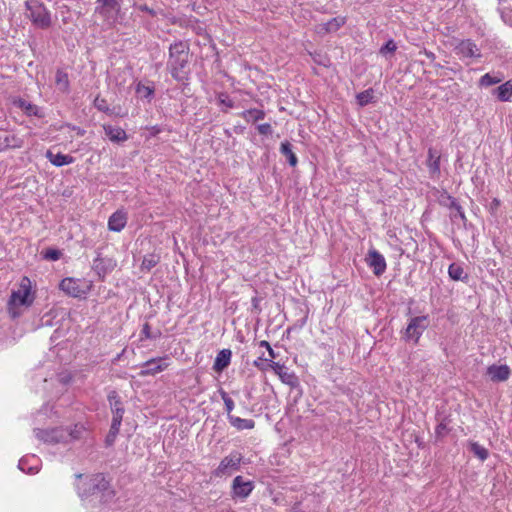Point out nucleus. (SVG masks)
Segmentation results:
<instances>
[{
	"mask_svg": "<svg viewBox=\"0 0 512 512\" xmlns=\"http://www.w3.org/2000/svg\"><path fill=\"white\" fill-rule=\"evenodd\" d=\"M36 437L48 444H57L62 442H68V430L63 428H53L49 430L35 429Z\"/></svg>",
	"mask_w": 512,
	"mask_h": 512,
	"instance_id": "9",
	"label": "nucleus"
},
{
	"mask_svg": "<svg viewBox=\"0 0 512 512\" xmlns=\"http://www.w3.org/2000/svg\"><path fill=\"white\" fill-rule=\"evenodd\" d=\"M22 145V140H20L19 138H17L14 134H7L5 136H3V143L2 145L0 144V147H6L7 148H10V147H21Z\"/></svg>",
	"mask_w": 512,
	"mask_h": 512,
	"instance_id": "36",
	"label": "nucleus"
},
{
	"mask_svg": "<svg viewBox=\"0 0 512 512\" xmlns=\"http://www.w3.org/2000/svg\"><path fill=\"white\" fill-rule=\"evenodd\" d=\"M366 262L376 276H381L386 271V260L384 256L375 249L368 251Z\"/></svg>",
	"mask_w": 512,
	"mask_h": 512,
	"instance_id": "12",
	"label": "nucleus"
},
{
	"mask_svg": "<svg viewBox=\"0 0 512 512\" xmlns=\"http://www.w3.org/2000/svg\"><path fill=\"white\" fill-rule=\"evenodd\" d=\"M492 204H493L495 207H497V206L499 205V200L494 199V200H493V202H492Z\"/></svg>",
	"mask_w": 512,
	"mask_h": 512,
	"instance_id": "56",
	"label": "nucleus"
},
{
	"mask_svg": "<svg viewBox=\"0 0 512 512\" xmlns=\"http://www.w3.org/2000/svg\"><path fill=\"white\" fill-rule=\"evenodd\" d=\"M93 104H94V107L97 108L99 111L107 113V114H112V110L109 108V105H108L106 99L101 98L100 96H97L94 99Z\"/></svg>",
	"mask_w": 512,
	"mask_h": 512,
	"instance_id": "39",
	"label": "nucleus"
},
{
	"mask_svg": "<svg viewBox=\"0 0 512 512\" xmlns=\"http://www.w3.org/2000/svg\"><path fill=\"white\" fill-rule=\"evenodd\" d=\"M26 459L22 458L19 461L18 468L22 471H26L29 474H35L38 472V469L36 467H29L26 469L27 463Z\"/></svg>",
	"mask_w": 512,
	"mask_h": 512,
	"instance_id": "46",
	"label": "nucleus"
},
{
	"mask_svg": "<svg viewBox=\"0 0 512 512\" xmlns=\"http://www.w3.org/2000/svg\"><path fill=\"white\" fill-rule=\"evenodd\" d=\"M426 55L429 57V58H434V54L432 52H426Z\"/></svg>",
	"mask_w": 512,
	"mask_h": 512,
	"instance_id": "57",
	"label": "nucleus"
},
{
	"mask_svg": "<svg viewBox=\"0 0 512 512\" xmlns=\"http://www.w3.org/2000/svg\"><path fill=\"white\" fill-rule=\"evenodd\" d=\"M80 433H81L80 429H77V426H75L74 430L68 431V434H69L68 441L78 439L80 437Z\"/></svg>",
	"mask_w": 512,
	"mask_h": 512,
	"instance_id": "49",
	"label": "nucleus"
},
{
	"mask_svg": "<svg viewBox=\"0 0 512 512\" xmlns=\"http://www.w3.org/2000/svg\"><path fill=\"white\" fill-rule=\"evenodd\" d=\"M2 143H3V137L0 136V144L2 145ZM5 149H6V147H0V151H3Z\"/></svg>",
	"mask_w": 512,
	"mask_h": 512,
	"instance_id": "55",
	"label": "nucleus"
},
{
	"mask_svg": "<svg viewBox=\"0 0 512 512\" xmlns=\"http://www.w3.org/2000/svg\"><path fill=\"white\" fill-rule=\"evenodd\" d=\"M120 426L121 425H117L116 423H111L110 430L105 439V443L107 446H111L114 444L115 439H116L117 435L119 434Z\"/></svg>",
	"mask_w": 512,
	"mask_h": 512,
	"instance_id": "37",
	"label": "nucleus"
},
{
	"mask_svg": "<svg viewBox=\"0 0 512 512\" xmlns=\"http://www.w3.org/2000/svg\"><path fill=\"white\" fill-rule=\"evenodd\" d=\"M55 84L59 91L63 93H68L70 88L68 74L63 70H57L55 75Z\"/></svg>",
	"mask_w": 512,
	"mask_h": 512,
	"instance_id": "29",
	"label": "nucleus"
},
{
	"mask_svg": "<svg viewBox=\"0 0 512 512\" xmlns=\"http://www.w3.org/2000/svg\"><path fill=\"white\" fill-rule=\"evenodd\" d=\"M259 346H261V347H265L266 349H269V348L271 347V346H270V344H269V342H268V341H266V340H262V341H260V342H259Z\"/></svg>",
	"mask_w": 512,
	"mask_h": 512,
	"instance_id": "54",
	"label": "nucleus"
},
{
	"mask_svg": "<svg viewBox=\"0 0 512 512\" xmlns=\"http://www.w3.org/2000/svg\"><path fill=\"white\" fill-rule=\"evenodd\" d=\"M438 202L442 207H445L450 210V219L455 222L457 219H460L462 223L465 225L467 222L466 215L460 203L456 198L451 196L446 191H443L439 198Z\"/></svg>",
	"mask_w": 512,
	"mask_h": 512,
	"instance_id": "7",
	"label": "nucleus"
},
{
	"mask_svg": "<svg viewBox=\"0 0 512 512\" xmlns=\"http://www.w3.org/2000/svg\"><path fill=\"white\" fill-rule=\"evenodd\" d=\"M161 360L162 359H159V360L151 359V360H148L147 362H145V364H144L145 369L141 371L140 375H142V376L155 375L158 372L163 371L167 367V364L159 363Z\"/></svg>",
	"mask_w": 512,
	"mask_h": 512,
	"instance_id": "24",
	"label": "nucleus"
},
{
	"mask_svg": "<svg viewBox=\"0 0 512 512\" xmlns=\"http://www.w3.org/2000/svg\"><path fill=\"white\" fill-rule=\"evenodd\" d=\"M267 360V358L259 357L257 360L254 361L253 365L259 369H262L261 362Z\"/></svg>",
	"mask_w": 512,
	"mask_h": 512,
	"instance_id": "51",
	"label": "nucleus"
},
{
	"mask_svg": "<svg viewBox=\"0 0 512 512\" xmlns=\"http://www.w3.org/2000/svg\"><path fill=\"white\" fill-rule=\"evenodd\" d=\"M306 320H307V316L303 317V318H302L301 320H299L296 324H294V326H293V327L288 328L287 332H290L292 329H294V328H296V327H297V328H299V329H301V328L305 325Z\"/></svg>",
	"mask_w": 512,
	"mask_h": 512,
	"instance_id": "50",
	"label": "nucleus"
},
{
	"mask_svg": "<svg viewBox=\"0 0 512 512\" xmlns=\"http://www.w3.org/2000/svg\"><path fill=\"white\" fill-rule=\"evenodd\" d=\"M116 267V261L112 258H103L100 257V254L94 259L92 264L93 271L99 276V278H104L108 273L113 271Z\"/></svg>",
	"mask_w": 512,
	"mask_h": 512,
	"instance_id": "14",
	"label": "nucleus"
},
{
	"mask_svg": "<svg viewBox=\"0 0 512 512\" xmlns=\"http://www.w3.org/2000/svg\"><path fill=\"white\" fill-rule=\"evenodd\" d=\"M280 153L287 159L291 167H295L298 163L296 154L292 150V144L289 141H284L280 145Z\"/></svg>",
	"mask_w": 512,
	"mask_h": 512,
	"instance_id": "26",
	"label": "nucleus"
},
{
	"mask_svg": "<svg viewBox=\"0 0 512 512\" xmlns=\"http://www.w3.org/2000/svg\"><path fill=\"white\" fill-rule=\"evenodd\" d=\"M430 320L428 315L412 317L403 333V339L414 344L419 342L423 332L429 327Z\"/></svg>",
	"mask_w": 512,
	"mask_h": 512,
	"instance_id": "5",
	"label": "nucleus"
},
{
	"mask_svg": "<svg viewBox=\"0 0 512 512\" xmlns=\"http://www.w3.org/2000/svg\"><path fill=\"white\" fill-rule=\"evenodd\" d=\"M269 362L270 367L273 369L275 374L279 376L284 384H287L292 388H295L299 385V379L296 374L294 372H290L285 365L271 360H269Z\"/></svg>",
	"mask_w": 512,
	"mask_h": 512,
	"instance_id": "11",
	"label": "nucleus"
},
{
	"mask_svg": "<svg viewBox=\"0 0 512 512\" xmlns=\"http://www.w3.org/2000/svg\"><path fill=\"white\" fill-rule=\"evenodd\" d=\"M122 0H97L95 12L109 23H115L121 11Z\"/></svg>",
	"mask_w": 512,
	"mask_h": 512,
	"instance_id": "6",
	"label": "nucleus"
},
{
	"mask_svg": "<svg viewBox=\"0 0 512 512\" xmlns=\"http://www.w3.org/2000/svg\"><path fill=\"white\" fill-rule=\"evenodd\" d=\"M15 104L17 107L21 108L27 116H36L38 118L43 117L41 109L35 104L27 102L24 99H18Z\"/></svg>",
	"mask_w": 512,
	"mask_h": 512,
	"instance_id": "23",
	"label": "nucleus"
},
{
	"mask_svg": "<svg viewBox=\"0 0 512 512\" xmlns=\"http://www.w3.org/2000/svg\"><path fill=\"white\" fill-rule=\"evenodd\" d=\"M62 253L60 250L57 249H47L44 253V258L47 260L56 261L60 259Z\"/></svg>",
	"mask_w": 512,
	"mask_h": 512,
	"instance_id": "45",
	"label": "nucleus"
},
{
	"mask_svg": "<svg viewBox=\"0 0 512 512\" xmlns=\"http://www.w3.org/2000/svg\"><path fill=\"white\" fill-rule=\"evenodd\" d=\"M228 421L237 430H250L255 427V421L252 419H243L237 416L228 417Z\"/></svg>",
	"mask_w": 512,
	"mask_h": 512,
	"instance_id": "25",
	"label": "nucleus"
},
{
	"mask_svg": "<svg viewBox=\"0 0 512 512\" xmlns=\"http://www.w3.org/2000/svg\"><path fill=\"white\" fill-rule=\"evenodd\" d=\"M346 23L345 17H334L330 19L328 22L323 24V29L325 32H336L339 28H341Z\"/></svg>",
	"mask_w": 512,
	"mask_h": 512,
	"instance_id": "31",
	"label": "nucleus"
},
{
	"mask_svg": "<svg viewBox=\"0 0 512 512\" xmlns=\"http://www.w3.org/2000/svg\"><path fill=\"white\" fill-rule=\"evenodd\" d=\"M457 49H458L459 53L464 57H469V58L481 57L480 49L470 39L461 41L459 43Z\"/></svg>",
	"mask_w": 512,
	"mask_h": 512,
	"instance_id": "17",
	"label": "nucleus"
},
{
	"mask_svg": "<svg viewBox=\"0 0 512 512\" xmlns=\"http://www.w3.org/2000/svg\"><path fill=\"white\" fill-rule=\"evenodd\" d=\"M494 94L500 101H509L512 97V81L509 80L494 89Z\"/></svg>",
	"mask_w": 512,
	"mask_h": 512,
	"instance_id": "28",
	"label": "nucleus"
},
{
	"mask_svg": "<svg viewBox=\"0 0 512 512\" xmlns=\"http://www.w3.org/2000/svg\"><path fill=\"white\" fill-rule=\"evenodd\" d=\"M232 498H247L254 489V482L251 480H245L243 476H236L232 481Z\"/></svg>",
	"mask_w": 512,
	"mask_h": 512,
	"instance_id": "10",
	"label": "nucleus"
},
{
	"mask_svg": "<svg viewBox=\"0 0 512 512\" xmlns=\"http://www.w3.org/2000/svg\"><path fill=\"white\" fill-rule=\"evenodd\" d=\"M127 214L123 211L114 212L108 220V228L114 232H120L126 226Z\"/></svg>",
	"mask_w": 512,
	"mask_h": 512,
	"instance_id": "18",
	"label": "nucleus"
},
{
	"mask_svg": "<svg viewBox=\"0 0 512 512\" xmlns=\"http://www.w3.org/2000/svg\"><path fill=\"white\" fill-rule=\"evenodd\" d=\"M78 494L82 498H94L100 503H109L115 497L110 482L101 473L94 474L78 485Z\"/></svg>",
	"mask_w": 512,
	"mask_h": 512,
	"instance_id": "2",
	"label": "nucleus"
},
{
	"mask_svg": "<svg viewBox=\"0 0 512 512\" xmlns=\"http://www.w3.org/2000/svg\"><path fill=\"white\" fill-rule=\"evenodd\" d=\"M449 277L454 281H464L468 280V274L465 273L464 269L461 265L457 263H452L448 267Z\"/></svg>",
	"mask_w": 512,
	"mask_h": 512,
	"instance_id": "27",
	"label": "nucleus"
},
{
	"mask_svg": "<svg viewBox=\"0 0 512 512\" xmlns=\"http://www.w3.org/2000/svg\"><path fill=\"white\" fill-rule=\"evenodd\" d=\"M267 351H268V354H269V357H270V360H271V361H272V359L276 358V356H277V355L275 354V352H274V350L272 349V347H270L269 349H267ZM267 361H269V359H268Z\"/></svg>",
	"mask_w": 512,
	"mask_h": 512,
	"instance_id": "52",
	"label": "nucleus"
},
{
	"mask_svg": "<svg viewBox=\"0 0 512 512\" xmlns=\"http://www.w3.org/2000/svg\"><path fill=\"white\" fill-rule=\"evenodd\" d=\"M441 153L435 148L428 149L427 167L431 178H439Z\"/></svg>",
	"mask_w": 512,
	"mask_h": 512,
	"instance_id": "15",
	"label": "nucleus"
},
{
	"mask_svg": "<svg viewBox=\"0 0 512 512\" xmlns=\"http://www.w3.org/2000/svg\"><path fill=\"white\" fill-rule=\"evenodd\" d=\"M35 300V292L32 291L31 281L28 277L21 278L17 290H12L10 298L7 303V310L9 315L15 319L18 318L23 308H29Z\"/></svg>",
	"mask_w": 512,
	"mask_h": 512,
	"instance_id": "3",
	"label": "nucleus"
},
{
	"mask_svg": "<svg viewBox=\"0 0 512 512\" xmlns=\"http://www.w3.org/2000/svg\"><path fill=\"white\" fill-rule=\"evenodd\" d=\"M107 399L110 404L111 412L113 414L111 423L121 425L125 410L120 396L115 390H112L108 393Z\"/></svg>",
	"mask_w": 512,
	"mask_h": 512,
	"instance_id": "13",
	"label": "nucleus"
},
{
	"mask_svg": "<svg viewBox=\"0 0 512 512\" xmlns=\"http://www.w3.org/2000/svg\"><path fill=\"white\" fill-rule=\"evenodd\" d=\"M469 447H470V451L476 457H478L481 461H485L488 458V456H489L488 450L486 448H484L483 446H481L479 443L471 442Z\"/></svg>",
	"mask_w": 512,
	"mask_h": 512,
	"instance_id": "33",
	"label": "nucleus"
},
{
	"mask_svg": "<svg viewBox=\"0 0 512 512\" xmlns=\"http://www.w3.org/2000/svg\"><path fill=\"white\" fill-rule=\"evenodd\" d=\"M397 49L396 43L390 39L381 48L380 54L387 55L388 53L393 54Z\"/></svg>",
	"mask_w": 512,
	"mask_h": 512,
	"instance_id": "41",
	"label": "nucleus"
},
{
	"mask_svg": "<svg viewBox=\"0 0 512 512\" xmlns=\"http://www.w3.org/2000/svg\"><path fill=\"white\" fill-rule=\"evenodd\" d=\"M257 130L261 135H271L273 132L272 126L269 123L258 125Z\"/></svg>",
	"mask_w": 512,
	"mask_h": 512,
	"instance_id": "47",
	"label": "nucleus"
},
{
	"mask_svg": "<svg viewBox=\"0 0 512 512\" xmlns=\"http://www.w3.org/2000/svg\"><path fill=\"white\" fill-rule=\"evenodd\" d=\"M449 432L447 424L445 422H441L436 426L435 435L437 439L443 438Z\"/></svg>",
	"mask_w": 512,
	"mask_h": 512,
	"instance_id": "44",
	"label": "nucleus"
},
{
	"mask_svg": "<svg viewBox=\"0 0 512 512\" xmlns=\"http://www.w3.org/2000/svg\"><path fill=\"white\" fill-rule=\"evenodd\" d=\"M59 288L67 295L72 297H78L81 294L80 285L78 281L73 278L63 279L59 284Z\"/></svg>",
	"mask_w": 512,
	"mask_h": 512,
	"instance_id": "21",
	"label": "nucleus"
},
{
	"mask_svg": "<svg viewBox=\"0 0 512 512\" xmlns=\"http://www.w3.org/2000/svg\"><path fill=\"white\" fill-rule=\"evenodd\" d=\"M357 103L364 107L370 103L375 102L374 100V90L372 88H369L363 92H360L356 95Z\"/></svg>",
	"mask_w": 512,
	"mask_h": 512,
	"instance_id": "32",
	"label": "nucleus"
},
{
	"mask_svg": "<svg viewBox=\"0 0 512 512\" xmlns=\"http://www.w3.org/2000/svg\"><path fill=\"white\" fill-rule=\"evenodd\" d=\"M501 82V79L500 78H497V77H493L491 76L489 73H486L485 75H483L481 78H480V85L481 86H491V85H494V84H497Z\"/></svg>",
	"mask_w": 512,
	"mask_h": 512,
	"instance_id": "40",
	"label": "nucleus"
},
{
	"mask_svg": "<svg viewBox=\"0 0 512 512\" xmlns=\"http://www.w3.org/2000/svg\"><path fill=\"white\" fill-rule=\"evenodd\" d=\"M158 336H160V332H158L157 335H154L151 333V328L149 323H145L141 330V339H156Z\"/></svg>",
	"mask_w": 512,
	"mask_h": 512,
	"instance_id": "43",
	"label": "nucleus"
},
{
	"mask_svg": "<svg viewBox=\"0 0 512 512\" xmlns=\"http://www.w3.org/2000/svg\"><path fill=\"white\" fill-rule=\"evenodd\" d=\"M190 48L184 41H176L169 46L167 70L177 82L188 81L190 76Z\"/></svg>",
	"mask_w": 512,
	"mask_h": 512,
	"instance_id": "1",
	"label": "nucleus"
},
{
	"mask_svg": "<svg viewBox=\"0 0 512 512\" xmlns=\"http://www.w3.org/2000/svg\"><path fill=\"white\" fill-rule=\"evenodd\" d=\"M241 462L242 455L238 452H232L221 460L213 474L215 477L231 475L234 471L239 470Z\"/></svg>",
	"mask_w": 512,
	"mask_h": 512,
	"instance_id": "8",
	"label": "nucleus"
},
{
	"mask_svg": "<svg viewBox=\"0 0 512 512\" xmlns=\"http://www.w3.org/2000/svg\"><path fill=\"white\" fill-rule=\"evenodd\" d=\"M217 100H218V103L220 105H224L227 108H233L234 107L233 100L230 99V97L226 93H219L218 96H217Z\"/></svg>",
	"mask_w": 512,
	"mask_h": 512,
	"instance_id": "42",
	"label": "nucleus"
},
{
	"mask_svg": "<svg viewBox=\"0 0 512 512\" xmlns=\"http://www.w3.org/2000/svg\"><path fill=\"white\" fill-rule=\"evenodd\" d=\"M219 394L224 402V405H225V410H226V413H227V418L230 417V416H233L231 414V412L233 411L234 409V401L232 400V398L229 396V394L224 391L222 388L219 389Z\"/></svg>",
	"mask_w": 512,
	"mask_h": 512,
	"instance_id": "34",
	"label": "nucleus"
},
{
	"mask_svg": "<svg viewBox=\"0 0 512 512\" xmlns=\"http://www.w3.org/2000/svg\"><path fill=\"white\" fill-rule=\"evenodd\" d=\"M136 93L142 98L150 99L154 95V88L139 83L136 86Z\"/></svg>",
	"mask_w": 512,
	"mask_h": 512,
	"instance_id": "38",
	"label": "nucleus"
},
{
	"mask_svg": "<svg viewBox=\"0 0 512 512\" xmlns=\"http://www.w3.org/2000/svg\"><path fill=\"white\" fill-rule=\"evenodd\" d=\"M240 116L243 119H245L247 122H250V121L256 122V121L264 119L265 112L263 110L253 108V109H248V110L241 112Z\"/></svg>",
	"mask_w": 512,
	"mask_h": 512,
	"instance_id": "30",
	"label": "nucleus"
},
{
	"mask_svg": "<svg viewBox=\"0 0 512 512\" xmlns=\"http://www.w3.org/2000/svg\"><path fill=\"white\" fill-rule=\"evenodd\" d=\"M103 129L105 131V135L110 139L112 142H124L128 139V136L124 129L120 127H114L112 125H104Z\"/></svg>",
	"mask_w": 512,
	"mask_h": 512,
	"instance_id": "20",
	"label": "nucleus"
},
{
	"mask_svg": "<svg viewBox=\"0 0 512 512\" xmlns=\"http://www.w3.org/2000/svg\"><path fill=\"white\" fill-rule=\"evenodd\" d=\"M137 8L140 10V11H143V12H147L149 13L152 17H155L156 16V11L150 7H148L146 4H141V5H138Z\"/></svg>",
	"mask_w": 512,
	"mask_h": 512,
	"instance_id": "48",
	"label": "nucleus"
},
{
	"mask_svg": "<svg viewBox=\"0 0 512 512\" xmlns=\"http://www.w3.org/2000/svg\"><path fill=\"white\" fill-rule=\"evenodd\" d=\"M232 352L229 349H222L217 354L214 364L213 370L216 372H222L225 368H227L231 361Z\"/></svg>",
	"mask_w": 512,
	"mask_h": 512,
	"instance_id": "19",
	"label": "nucleus"
},
{
	"mask_svg": "<svg viewBox=\"0 0 512 512\" xmlns=\"http://www.w3.org/2000/svg\"><path fill=\"white\" fill-rule=\"evenodd\" d=\"M252 306L254 309L259 308V299L257 297L252 298Z\"/></svg>",
	"mask_w": 512,
	"mask_h": 512,
	"instance_id": "53",
	"label": "nucleus"
},
{
	"mask_svg": "<svg viewBox=\"0 0 512 512\" xmlns=\"http://www.w3.org/2000/svg\"><path fill=\"white\" fill-rule=\"evenodd\" d=\"M46 158L56 167H62L73 163L74 158L67 154L56 153L54 154L50 150L46 153Z\"/></svg>",
	"mask_w": 512,
	"mask_h": 512,
	"instance_id": "22",
	"label": "nucleus"
},
{
	"mask_svg": "<svg viewBox=\"0 0 512 512\" xmlns=\"http://www.w3.org/2000/svg\"><path fill=\"white\" fill-rule=\"evenodd\" d=\"M510 368L507 365H491L487 368V374L494 382H503L510 377Z\"/></svg>",
	"mask_w": 512,
	"mask_h": 512,
	"instance_id": "16",
	"label": "nucleus"
},
{
	"mask_svg": "<svg viewBox=\"0 0 512 512\" xmlns=\"http://www.w3.org/2000/svg\"><path fill=\"white\" fill-rule=\"evenodd\" d=\"M160 261V257L154 254H150L144 257L141 269L150 271L153 267H155Z\"/></svg>",
	"mask_w": 512,
	"mask_h": 512,
	"instance_id": "35",
	"label": "nucleus"
},
{
	"mask_svg": "<svg viewBox=\"0 0 512 512\" xmlns=\"http://www.w3.org/2000/svg\"><path fill=\"white\" fill-rule=\"evenodd\" d=\"M26 16L39 29H48L52 25L51 13L41 0H26Z\"/></svg>",
	"mask_w": 512,
	"mask_h": 512,
	"instance_id": "4",
	"label": "nucleus"
}]
</instances>
